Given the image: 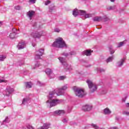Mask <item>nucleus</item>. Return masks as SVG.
<instances>
[{"label":"nucleus","instance_id":"obj_38","mask_svg":"<svg viewBox=\"0 0 129 129\" xmlns=\"http://www.w3.org/2000/svg\"><path fill=\"white\" fill-rule=\"evenodd\" d=\"M61 55H62V56H64L65 57H68V56H69V53L66 52H63L61 53Z\"/></svg>","mask_w":129,"mask_h":129},{"label":"nucleus","instance_id":"obj_49","mask_svg":"<svg viewBox=\"0 0 129 129\" xmlns=\"http://www.w3.org/2000/svg\"><path fill=\"white\" fill-rule=\"evenodd\" d=\"M3 82H5V80L0 79V83H3Z\"/></svg>","mask_w":129,"mask_h":129},{"label":"nucleus","instance_id":"obj_29","mask_svg":"<svg viewBox=\"0 0 129 129\" xmlns=\"http://www.w3.org/2000/svg\"><path fill=\"white\" fill-rule=\"evenodd\" d=\"M7 58V56L4 55H0V61H4L5 59Z\"/></svg>","mask_w":129,"mask_h":129},{"label":"nucleus","instance_id":"obj_2","mask_svg":"<svg viewBox=\"0 0 129 129\" xmlns=\"http://www.w3.org/2000/svg\"><path fill=\"white\" fill-rule=\"evenodd\" d=\"M54 94H55V92H50L48 96V100L46 101V103H49L50 104V107L55 106L58 103H60V102H62V100L52 99L53 96H54Z\"/></svg>","mask_w":129,"mask_h":129},{"label":"nucleus","instance_id":"obj_58","mask_svg":"<svg viewBox=\"0 0 129 129\" xmlns=\"http://www.w3.org/2000/svg\"><path fill=\"white\" fill-rule=\"evenodd\" d=\"M84 1H87V0H84Z\"/></svg>","mask_w":129,"mask_h":129},{"label":"nucleus","instance_id":"obj_14","mask_svg":"<svg viewBox=\"0 0 129 129\" xmlns=\"http://www.w3.org/2000/svg\"><path fill=\"white\" fill-rule=\"evenodd\" d=\"M93 52V50H86L82 52V55H86V56H91V53Z\"/></svg>","mask_w":129,"mask_h":129},{"label":"nucleus","instance_id":"obj_15","mask_svg":"<svg viewBox=\"0 0 129 129\" xmlns=\"http://www.w3.org/2000/svg\"><path fill=\"white\" fill-rule=\"evenodd\" d=\"M14 90L13 88L9 87L6 89V95H7V96H9V95H10L11 93H12V92H14Z\"/></svg>","mask_w":129,"mask_h":129},{"label":"nucleus","instance_id":"obj_41","mask_svg":"<svg viewBox=\"0 0 129 129\" xmlns=\"http://www.w3.org/2000/svg\"><path fill=\"white\" fill-rule=\"evenodd\" d=\"M27 128L28 129H34V127L31 125H27Z\"/></svg>","mask_w":129,"mask_h":129},{"label":"nucleus","instance_id":"obj_31","mask_svg":"<svg viewBox=\"0 0 129 129\" xmlns=\"http://www.w3.org/2000/svg\"><path fill=\"white\" fill-rule=\"evenodd\" d=\"M55 10V6L54 5L51 6L49 7V11L50 12H52Z\"/></svg>","mask_w":129,"mask_h":129},{"label":"nucleus","instance_id":"obj_55","mask_svg":"<svg viewBox=\"0 0 129 129\" xmlns=\"http://www.w3.org/2000/svg\"><path fill=\"white\" fill-rule=\"evenodd\" d=\"M90 66H91V65L88 64V65L86 66V67H90Z\"/></svg>","mask_w":129,"mask_h":129},{"label":"nucleus","instance_id":"obj_6","mask_svg":"<svg viewBox=\"0 0 129 129\" xmlns=\"http://www.w3.org/2000/svg\"><path fill=\"white\" fill-rule=\"evenodd\" d=\"M73 15L74 17H77V16H83L85 15V11L82 10H78V9H74L73 11Z\"/></svg>","mask_w":129,"mask_h":129},{"label":"nucleus","instance_id":"obj_16","mask_svg":"<svg viewBox=\"0 0 129 129\" xmlns=\"http://www.w3.org/2000/svg\"><path fill=\"white\" fill-rule=\"evenodd\" d=\"M27 17H28L30 19V20H31L33 16L34 15H35V11H29V12H28L27 13Z\"/></svg>","mask_w":129,"mask_h":129},{"label":"nucleus","instance_id":"obj_48","mask_svg":"<svg viewBox=\"0 0 129 129\" xmlns=\"http://www.w3.org/2000/svg\"><path fill=\"white\" fill-rule=\"evenodd\" d=\"M39 66H40V63H37L35 64V67H39Z\"/></svg>","mask_w":129,"mask_h":129},{"label":"nucleus","instance_id":"obj_10","mask_svg":"<svg viewBox=\"0 0 129 129\" xmlns=\"http://www.w3.org/2000/svg\"><path fill=\"white\" fill-rule=\"evenodd\" d=\"M26 47V42L25 41H21L17 45V48L18 50H21L22 49H24V48Z\"/></svg>","mask_w":129,"mask_h":129},{"label":"nucleus","instance_id":"obj_24","mask_svg":"<svg viewBox=\"0 0 129 129\" xmlns=\"http://www.w3.org/2000/svg\"><path fill=\"white\" fill-rule=\"evenodd\" d=\"M10 120L9 118V117H6L5 118V119L3 121L2 124H6V123H9L10 122Z\"/></svg>","mask_w":129,"mask_h":129},{"label":"nucleus","instance_id":"obj_53","mask_svg":"<svg viewBox=\"0 0 129 129\" xmlns=\"http://www.w3.org/2000/svg\"><path fill=\"white\" fill-rule=\"evenodd\" d=\"M110 2H111V3H114V2L115 1V0H110Z\"/></svg>","mask_w":129,"mask_h":129},{"label":"nucleus","instance_id":"obj_59","mask_svg":"<svg viewBox=\"0 0 129 129\" xmlns=\"http://www.w3.org/2000/svg\"><path fill=\"white\" fill-rule=\"evenodd\" d=\"M65 1H67V0H65Z\"/></svg>","mask_w":129,"mask_h":129},{"label":"nucleus","instance_id":"obj_11","mask_svg":"<svg viewBox=\"0 0 129 129\" xmlns=\"http://www.w3.org/2000/svg\"><path fill=\"white\" fill-rule=\"evenodd\" d=\"M91 109H92V106L90 105H85L82 107V110L84 111H89V110H91Z\"/></svg>","mask_w":129,"mask_h":129},{"label":"nucleus","instance_id":"obj_19","mask_svg":"<svg viewBox=\"0 0 129 129\" xmlns=\"http://www.w3.org/2000/svg\"><path fill=\"white\" fill-rule=\"evenodd\" d=\"M126 42H127L126 40H125L122 42H120L118 44L117 48H120V47H122L123 45H125V44H126Z\"/></svg>","mask_w":129,"mask_h":129},{"label":"nucleus","instance_id":"obj_25","mask_svg":"<svg viewBox=\"0 0 129 129\" xmlns=\"http://www.w3.org/2000/svg\"><path fill=\"white\" fill-rule=\"evenodd\" d=\"M29 101V98H24L22 101V104H27Z\"/></svg>","mask_w":129,"mask_h":129},{"label":"nucleus","instance_id":"obj_42","mask_svg":"<svg viewBox=\"0 0 129 129\" xmlns=\"http://www.w3.org/2000/svg\"><path fill=\"white\" fill-rule=\"evenodd\" d=\"M50 3H51V1H46L45 3V6H48V5L50 4Z\"/></svg>","mask_w":129,"mask_h":129},{"label":"nucleus","instance_id":"obj_51","mask_svg":"<svg viewBox=\"0 0 129 129\" xmlns=\"http://www.w3.org/2000/svg\"><path fill=\"white\" fill-rule=\"evenodd\" d=\"M1 26H3V22L0 21V27H1Z\"/></svg>","mask_w":129,"mask_h":129},{"label":"nucleus","instance_id":"obj_33","mask_svg":"<svg viewBox=\"0 0 129 129\" xmlns=\"http://www.w3.org/2000/svg\"><path fill=\"white\" fill-rule=\"evenodd\" d=\"M15 10H16L17 11H20L22 9V7L20 6H15L14 8Z\"/></svg>","mask_w":129,"mask_h":129},{"label":"nucleus","instance_id":"obj_18","mask_svg":"<svg viewBox=\"0 0 129 129\" xmlns=\"http://www.w3.org/2000/svg\"><path fill=\"white\" fill-rule=\"evenodd\" d=\"M54 113L60 115V114H64L65 113V111L64 110H58L54 112Z\"/></svg>","mask_w":129,"mask_h":129},{"label":"nucleus","instance_id":"obj_36","mask_svg":"<svg viewBox=\"0 0 129 129\" xmlns=\"http://www.w3.org/2000/svg\"><path fill=\"white\" fill-rule=\"evenodd\" d=\"M69 55H71V56H73L74 55H76V52L74 51H71L69 54Z\"/></svg>","mask_w":129,"mask_h":129},{"label":"nucleus","instance_id":"obj_32","mask_svg":"<svg viewBox=\"0 0 129 129\" xmlns=\"http://www.w3.org/2000/svg\"><path fill=\"white\" fill-rule=\"evenodd\" d=\"M97 70L98 72H100V73H102V72H105V70L103 69H97Z\"/></svg>","mask_w":129,"mask_h":129},{"label":"nucleus","instance_id":"obj_7","mask_svg":"<svg viewBox=\"0 0 129 129\" xmlns=\"http://www.w3.org/2000/svg\"><path fill=\"white\" fill-rule=\"evenodd\" d=\"M43 54L44 49H40L38 51H37L35 56V60H39V59H41V57L43 56Z\"/></svg>","mask_w":129,"mask_h":129},{"label":"nucleus","instance_id":"obj_13","mask_svg":"<svg viewBox=\"0 0 129 129\" xmlns=\"http://www.w3.org/2000/svg\"><path fill=\"white\" fill-rule=\"evenodd\" d=\"M125 61V57L121 59L119 61L117 62V66L118 67H121L123 65V63Z\"/></svg>","mask_w":129,"mask_h":129},{"label":"nucleus","instance_id":"obj_56","mask_svg":"<svg viewBox=\"0 0 129 129\" xmlns=\"http://www.w3.org/2000/svg\"><path fill=\"white\" fill-rule=\"evenodd\" d=\"M20 129H27V128L23 127V128H20Z\"/></svg>","mask_w":129,"mask_h":129},{"label":"nucleus","instance_id":"obj_3","mask_svg":"<svg viewBox=\"0 0 129 129\" xmlns=\"http://www.w3.org/2000/svg\"><path fill=\"white\" fill-rule=\"evenodd\" d=\"M73 89L76 96H78V97H80L81 98L85 96V95L86 94L83 89L78 87L75 86L73 88Z\"/></svg>","mask_w":129,"mask_h":129},{"label":"nucleus","instance_id":"obj_20","mask_svg":"<svg viewBox=\"0 0 129 129\" xmlns=\"http://www.w3.org/2000/svg\"><path fill=\"white\" fill-rule=\"evenodd\" d=\"M94 22H101L102 21V17H95L93 19Z\"/></svg>","mask_w":129,"mask_h":129},{"label":"nucleus","instance_id":"obj_8","mask_svg":"<svg viewBox=\"0 0 129 129\" xmlns=\"http://www.w3.org/2000/svg\"><path fill=\"white\" fill-rule=\"evenodd\" d=\"M18 34V30L16 28L12 29V32L10 33L9 37L11 40L16 39L17 34Z\"/></svg>","mask_w":129,"mask_h":129},{"label":"nucleus","instance_id":"obj_4","mask_svg":"<svg viewBox=\"0 0 129 129\" xmlns=\"http://www.w3.org/2000/svg\"><path fill=\"white\" fill-rule=\"evenodd\" d=\"M86 83L88 84V87L90 89V91L92 92V93H93V92L96 91L97 89V86L94 83L92 82L90 80H87L86 81Z\"/></svg>","mask_w":129,"mask_h":129},{"label":"nucleus","instance_id":"obj_23","mask_svg":"<svg viewBox=\"0 0 129 129\" xmlns=\"http://www.w3.org/2000/svg\"><path fill=\"white\" fill-rule=\"evenodd\" d=\"M64 65V68L66 69V70H72V68L71 67V66L68 65V64L66 63Z\"/></svg>","mask_w":129,"mask_h":129},{"label":"nucleus","instance_id":"obj_40","mask_svg":"<svg viewBox=\"0 0 129 129\" xmlns=\"http://www.w3.org/2000/svg\"><path fill=\"white\" fill-rule=\"evenodd\" d=\"M66 78V77L63 76H60V77H59L60 80H64V79H65Z\"/></svg>","mask_w":129,"mask_h":129},{"label":"nucleus","instance_id":"obj_47","mask_svg":"<svg viewBox=\"0 0 129 129\" xmlns=\"http://www.w3.org/2000/svg\"><path fill=\"white\" fill-rule=\"evenodd\" d=\"M38 84L39 85V86H42V83L41 82H38Z\"/></svg>","mask_w":129,"mask_h":129},{"label":"nucleus","instance_id":"obj_27","mask_svg":"<svg viewBox=\"0 0 129 129\" xmlns=\"http://www.w3.org/2000/svg\"><path fill=\"white\" fill-rule=\"evenodd\" d=\"M112 60H113V57L112 56H111V57H109V58H108L106 61L107 63H109V62H112Z\"/></svg>","mask_w":129,"mask_h":129},{"label":"nucleus","instance_id":"obj_44","mask_svg":"<svg viewBox=\"0 0 129 129\" xmlns=\"http://www.w3.org/2000/svg\"><path fill=\"white\" fill-rule=\"evenodd\" d=\"M126 98H127V96H126L124 98L122 99V101L123 102H125V100H126Z\"/></svg>","mask_w":129,"mask_h":129},{"label":"nucleus","instance_id":"obj_46","mask_svg":"<svg viewBox=\"0 0 129 129\" xmlns=\"http://www.w3.org/2000/svg\"><path fill=\"white\" fill-rule=\"evenodd\" d=\"M29 3H32V4H35L36 3V0H29Z\"/></svg>","mask_w":129,"mask_h":129},{"label":"nucleus","instance_id":"obj_1","mask_svg":"<svg viewBox=\"0 0 129 129\" xmlns=\"http://www.w3.org/2000/svg\"><path fill=\"white\" fill-rule=\"evenodd\" d=\"M52 47L55 48H58L59 49H67L68 46L65 43V41L63 40V38L61 37H58L55 39V42H54L52 45Z\"/></svg>","mask_w":129,"mask_h":129},{"label":"nucleus","instance_id":"obj_45","mask_svg":"<svg viewBox=\"0 0 129 129\" xmlns=\"http://www.w3.org/2000/svg\"><path fill=\"white\" fill-rule=\"evenodd\" d=\"M123 114H125V115H129V112L124 111L123 112Z\"/></svg>","mask_w":129,"mask_h":129},{"label":"nucleus","instance_id":"obj_37","mask_svg":"<svg viewBox=\"0 0 129 129\" xmlns=\"http://www.w3.org/2000/svg\"><path fill=\"white\" fill-rule=\"evenodd\" d=\"M24 60H21L20 61H19L18 62V65H19V66H22V65H24Z\"/></svg>","mask_w":129,"mask_h":129},{"label":"nucleus","instance_id":"obj_57","mask_svg":"<svg viewBox=\"0 0 129 129\" xmlns=\"http://www.w3.org/2000/svg\"><path fill=\"white\" fill-rule=\"evenodd\" d=\"M98 129H105L104 128H98Z\"/></svg>","mask_w":129,"mask_h":129},{"label":"nucleus","instance_id":"obj_26","mask_svg":"<svg viewBox=\"0 0 129 129\" xmlns=\"http://www.w3.org/2000/svg\"><path fill=\"white\" fill-rule=\"evenodd\" d=\"M115 9H116L115 6H109V7L107 8V10L108 11H111V10H115Z\"/></svg>","mask_w":129,"mask_h":129},{"label":"nucleus","instance_id":"obj_39","mask_svg":"<svg viewBox=\"0 0 129 129\" xmlns=\"http://www.w3.org/2000/svg\"><path fill=\"white\" fill-rule=\"evenodd\" d=\"M62 122H63V123H67V122H68V118H63L62 119Z\"/></svg>","mask_w":129,"mask_h":129},{"label":"nucleus","instance_id":"obj_35","mask_svg":"<svg viewBox=\"0 0 129 129\" xmlns=\"http://www.w3.org/2000/svg\"><path fill=\"white\" fill-rule=\"evenodd\" d=\"M109 49L111 55L114 53V50H112V47H109Z\"/></svg>","mask_w":129,"mask_h":129},{"label":"nucleus","instance_id":"obj_54","mask_svg":"<svg viewBox=\"0 0 129 129\" xmlns=\"http://www.w3.org/2000/svg\"><path fill=\"white\" fill-rule=\"evenodd\" d=\"M32 45L33 47H35L36 46V44H34V43H32Z\"/></svg>","mask_w":129,"mask_h":129},{"label":"nucleus","instance_id":"obj_9","mask_svg":"<svg viewBox=\"0 0 129 129\" xmlns=\"http://www.w3.org/2000/svg\"><path fill=\"white\" fill-rule=\"evenodd\" d=\"M68 87H69V85L68 84H65L61 88L58 89V93L59 94H63L65 90H67Z\"/></svg>","mask_w":129,"mask_h":129},{"label":"nucleus","instance_id":"obj_28","mask_svg":"<svg viewBox=\"0 0 129 129\" xmlns=\"http://www.w3.org/2000/svg\"><path fill=\"white\" fill-rule=\"evenodd\" d=\"M91 125L92 127L94 129H98L99 128V126H98V125H97L96 124L92 123Z\"/></svg>","mask_w":129,"mask_h":129},{"label":"nucleus","instance_id":"obj_52","mask_svg":"<svg viewBox=\"0 0 129 129\" xmlns=\"http://www.w3.org/2000/svg\"><path fill=\"white\" fill-rule=\"evenodd\" d=\"M106 93V91H104V92H103L102 94H105Z\"/></svg>","mask_w":129,"mask_h":129},{"label":"nucleus","instance_id":"obj_34","mask_svg":"<svg viewBox=\"0 0 129 129\" xmlns=\"http://www.w3.org/2000/svg\"><path fill=\"white\" fill-rule=\"evenodd\" d=\"M102 20H103L104 22H107V21H109V18L106 16H104L103 18H102Z\"/></svg>","mask_w":129,"mask_h":129},{"label":"nucleus","instance_id":"obj_12","mask_svg":"<svg viewBox=\"0 0 129 129\" xmlns=\"http://www.w3.org/2000/svg\"><path fill=\"white\" fill-rule=\"evenodd\" d=\"M45 73L48 76H49L50 78H53L54 74H53V71H52V70L50 69H47L45 70Z\"/></svg>","mask_w":129,"mask_h":129},{"label":"nucleus","instance_id":"obj_5","mask_svg":"<svg viewBox=\"0 0 129 129\" xmlns=\"http://www.w3.org/2000/svg\"><path fill=\"white\" fill-rule=\"evenodd\" d=\"M31 37H33V38H41V37H42V36H44V32L41 31V32H37V31H33L32 32H31V33L30 34Z\"/></svg>","mask_w":129,"mask_h":129},{"label":"nucleus","instance_id":"obj_50","mask_svg":"<svg viewBox=\"0 0 129 129\" xmlns=\"http://www.w3.org/2000/svg\"><path fill=\"white\" fill-rule=\"evenodd\" d=\"M126 107H129V103H126Z\"/></svg>","mask_w":129,"mask_h":129},{"label":"nucleus","instance_id":"obj_22","mask_svg":"<svg viewBox=\"0 0 129 129\" xmlns=\"http://www.w3.org/2000/svg\"><path fill=\"white\" fill-rule=\"evenodd\" d=\"M111 113V111L108 108H106L104 109V114H110Z\"/></svg>","mask_w":129,"mask_h":129},{"label":"nucleus","instance_id":"obj_21","mask_svg":"<svg viewBox=\"0 0 129 129\" xmlns=\"http://www.w3.org/2000/svg\"><path fill=\"white\" fill-rule=\"evenodd\" d=\"M25 84L26 88H32V86H33V84L30 82H27Z\"/></svg>","mask_w":129,"mask_h":129},{"label":"nucleus","instance_id":"obj_17","mask_svg":"<svg viewBox=\"0 0 129 129\" xmlns=\"http://www.w3.org/2000/svg\"><path fill=\"white\" fill-rule=\"evenodd\" d=\"M58 59L59 60V61H60V62L63 64V65L66 64V58H64V57H58Z\"/></svg>","mask_w":129,"mask_h":129},{"label":"nucleus","instance_id":"obj_30","mask_svg":"<svg viewBox=\"0 0 129 129\" xmlns=\"http://www.w3.org/2000/svg\"><path fill=\"white\" fill-rule=\"evenodd\" d=\"M83 16H85L86 18H91V17H92V14H86V12H85V14L83 15Z\"/></svg>","mask_w":129,"mask_h":129},{"label":"nucleus","instance_id":"obj_43","mask_svg":"<svg viewBox=\"0 0 129 129\" xmlns=\"http://www.w3.org/2000/svg\"><path fill=\"white\" fill-rule=\"evenodd\" d=\"M54 32H56V33H59L60 32V29L59 28H55Z\"/></svg>","mask_w":129,"mask_h":129}]
</instances>
